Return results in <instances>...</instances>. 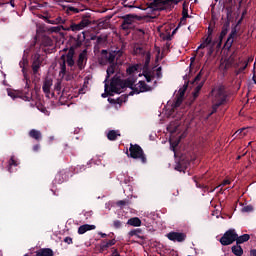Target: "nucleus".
I'll use <instances>...</instances> for the list:
<instances>
[{"label": "nucleus", "instance_id": "nucleus-1", "mask_svg": "<svg viewBox=\"0 0 256 256\" xmlns=\"http://www.w3.org/2000/svg\"><path fill=\"white\" fill-rule=\"evenodd\" d=\"M81 21L77 24L73 22V20L70 21L69 27H62L63 31H83L86 27H89L91 23H93V20L91 19V13L86 12L84 14L80 15Z\"/></svg>", "mask_w": 256, "mask_h": 256}, {"label": "nucleus", "instance_id": "nucleus-2", "mask_svg": "<svg viewBox=\"0 0 256 256\" xmlns=\"http://www.w3.org/2000/svg\"><path fill=\"white\" fill-rule=\"evenodd\" d=\"M127 156L131 159H137L140 163H147V155H145V151L143 148L139 146V144H130L129 152H127Z\"/></svg>", "mask_w": 256, "mask_h": 256}, {"label": "nucleus", "instance_id": "nucleus-3", "mask_svg": "<svg viewBox=\"0 0 256 256\" xmlns=\"http://www.w3.org/2000/svg\"><path fill=\"white\" fill-rule=\"evenodd\" d=\"M212 103L211 115H213V113H217V109H219L221 105H225V103H227V93L223 88H219L217 90Z\"/></svg>", "mask_w": 256, "mask_h": 256}, {"label": "nucleus", "instance_id": "nucleus-4", "mask_svg": "<svg viewBox=\"0 0 256 256\" xmlns=\"http://www.w3.org/2000/svg\"><path fill=\"white\" fill-rule=\"evenodd\" d=\"M201 77H203V69L195 76L192 81H189L190 85H197L192 93L193 99H197L199 97V93H201V89L205 85V80L201 81Z\"/></svg>", "mask_w": 256, "mask_h": 256}, {"label": "nucleus", "instance_id": "nucleus-5", "mask_svg": "<svg viewBox=\"0 0 256 256\" xmlns=\"http://www.w3.org/2000/svg\"><path fill=\"white\" fill-rule=\"evenodd\" d=\"M236 240L237 232L235 231V229H229L223 234L219 241L221 245L227 247V245H233V243H235Z\"/></svg>", "mask_w": 256, "mask_h": 256}, {"label": "nucleus", "instance_id": "nucleus-6", "mask_svg": "<svg viewBox=\"0 0 256 256\" xmlns=\"http://www.w3.org/2000/svg\"><path fill=\"white\" fill-rule=\"evenodd\" d=\"M241 21H243V19L238 20L237 24L231 29V32L224 44V47H226V49H231V47H233V43H235V39H237V35L239 33V25H241Z\"/></svg>", "mask_w": 256, "mask_h": 256}, {"label": "nucleus", "instance_id": "nucleus-7", "mask_svg": "<svg viewBox=\"0 0 256 256\" xmlns=\"http://www.w3.org/2000/svg\"><path fill=\"white\" fill-rule=\"evenodd\" d=\"M67 65L68 67H75V60L73 58L65 59V55H62L60 57V75L64 76L67 74Z\"/></svg>", "mask_w": 256, "mask_h": 256}, {"label": "nucleus", "instance_id": "nucleus-8", "mask_svg": "<svg viewBox=\"0 0 256 256\" xmlns=\"http://www.w3.org/2000/svg\"><path fill=\"white\" fill-rule=\"evenodd\" d=\"M41 65H43V58L41 57V54L39 53L34 54L33 61H32L33 75H37V73H39V69H41Z\"/></svg>", "mask_w": 256, "mask_h": 256}, {"label": "nucleus", "instance_id": "nucleus-9", "mask_svg": "<svg viewBox=\"0 0 256 256\" xmlns=\"http://www.w3.org/2000/svg\"><path fill=\"white\" fill-rule=\"evenodd\" d=\"M122 84H123V79L113 77L110 82L111 93H118V94L121 93Z\"/></svg>", "mask_w": 256, "mask_h": 256}, {"label": "nucleus", "instance_id": "nucleus-10", "mask_svg": "<svg viewBox=\"0 0 256 256\" xmlns=\"http://www.w3.org/2000/svg\"><path fill=\"white\" fill-rule=\"evenodd\" d=\"M169 241H174L177 243H183L187 239V234L183 232H169L167 234Z\"/></svg>", "mask_w": 256, "mask_h": 256}, {"label": "nucleus", "instance_id": "nucleus-11", "mask_svg": "<svg viewBox=\"0 0 256 256\" xmlns=\"http://www.w3.org/2000/svg\"><path fill=\"white\" fill-rule=\"evenodd\" d=\"M87 49H84L79 55L78 59L76 61V65L79 69V71H83L85 69V66L87 65Z\"/></svg>", "mask_w": 256, "mask_h": 256}, {"label": "nucleus", "instance_id": "nucleus-12", "mask_svg": "<svg viewBox=\"0 0 256 256\" xmlns=\"http://www.w3.org/2000/svg\"><path fill=\"white\" fill-rule=\"evenodd\" d=\"M68 179H69V170L67 169L60 170L55 176L56 183H65V181H67Z\"/></svg>", "mask_w": 256, "mask_h": 256}, {"label": "nucleus", "instance_id": "nucleus-13", "mask_svg": "<svg viewBox=\"0 0 256 256\" xmlns=\"http://www.w3.org/2000/svg\"><path fill=\"white\" fill-rule=\"evenodd\" d=\"M172 0H154L149 4V8L157 11L161 9L163 5H169Z\"/></svg>", "mask_w": 256, "mask_h": 256}, {"label": "nucleus", "instance_id": "nucleus-14", "mask_svg": "<svg viewBox=\"0 0 256 256\" xmlns=\"http://www.w3.org/2000/svg\"><path fill=\"white\" fill-rule=\"evenodd\" d=\"M85 39H87V37L85 36V32H82L78 34L76 37H72V41H74L72 45L79 49V47H81L85 42Z\"/></svg>", "mask_w": 256, "mask_h": 256}, {"label": "nucleus", "instance_id": "nucleus-15", "mask_svg": "<svg viewBox=\"0 0 256 256\" xmlns=\"http://www.w3.org/2000/svg\"><path fill=\"white\" fill-rule=\"evenodd\" d=\"M97 229V226L91 224H84L78 228V235H85L87 231H93Z\"/></svg>", "mask_w": 256, "mask_h": 256}, {"label": "nucleus", "instance_id": "nucleus-16", "mask_svg": "<svg viewBox=\"0 0 256 256\" xmlns=\"http://www.w3.org/2000/svg\"><path fill=\"white\" fill-rule=\"evenodd\" d=\"M136 81L137 79H135L134 77L122 80V89H126V87H128V89H133V86L135 85Z\"/></svg>", "mask_w": 256, "mask_h": 256}, {"label": "nucleus", "instance_id": "nucleus-17", "mask_svg": "<svg viewBox=\"0 0 256 256\" xmlns=\"http://www.w3.org/2000/svg\"><path fill=\"white\" fill-rule=\"evenodd\" d=\"M35 253V256H55V253L51 248H41L37 250Z\"/></svg>", "mask_w": 256, "mask_h": 256}, {"label": "nucleus", "instance_id": "nucleus-18", "mask_svg": "<svg viewBox=\"0 0 256 256\" xmlns=\"http://www.w3.org/2000/svg\"><path fill=\"white\" fill-rule=\"evenodd\" d=\"M143 233V230L141 228L132 229L130 232H128V237H137V239L145 240V236H141Z\"/></svg>", "mask_w": 256, "mask_h": 256}, {"label": "nucleus", "instance_id": "nucleus-19", "mask_svg": "<svg viewBox=\"0 0 256 256\" xmlns=\"http://www.w3.org/2000/svg\"><path fill=\"white\" fill-rule=\"evenodd\" d=\"M53 85V81L50 79L44 80L42 91L45 93L46 97H49V93H51V86Z\"/></svg>", "mask_w": 256, "mask_h": 256}, {"label": "nucleus", "instance_id": "nucleus-20", "mask_svg": "<svg viewBox=\"0 0 256 256\" xmlns=\"http://www.w3.org/2000/svg\"><path fill=\"white\" fill-rule=\"evenodd\" d=\"M142 75L145 77L147 83H151V81L155 79V71H151L149 69H144Z\"/></svg>", "mask_w": 256, "mask_h": 256}, {"label": "nucleus", "instance_id": "nucleus-21", "mask_svg": "<svg viewBox=\"0 0 256 256\" xmlns=\"http://www.w3.org/2000/svg\"><path fill=\"white\" fill-rule=\"evenodd\" d=\"M213 43H217V41H213V37L204 38L203 42L198 46V49H205L206 47H211Z\"/></svg>", "mask_w": 256, "mask_h": 256}, {"label": "nucleus", "instance_id": "nucleus-22", "mask_svg": "<svg viewBox=\"0 0 256 256\" xmlns=\"http://www.w3.org/2000/svg\"><path fill=\"white\" fill-rule=\"evenodd\" d=\"M193 181L195 182L196 187L198 189H203V191H205V192L213 193L215 191V189H217V188H213L212 190H210L209 186L200 184L199 181H197V177L196 176L193 177Z\"/></svg>", "mask_w": 256, "mask_h": 256}, {"label": "nucleus", "instance_id": "nucleus-23", "mask_svg": "<svg viewBox=\"0 0 256 256\" xmlns=\"http://www.w3.org/2000/svg\"><path fill=\"white\" fill-rule=\"evenodd\" d=\"M98 61L100 65H107V63H109V52L107 50H102L101 57Z\"/></svg>", "mask_w": 256, "mask_h": 256}, {"label": "nucleus", "instance_id": "nucleus-24", "mask_svg": "<svg viewBox=\"0 0 256 256\" xmlns=\"http://www.w3.org/2000/svg\"><path fill=\"white\" fill-rule=\"evenodd\" d=\"M29 137H31V139H35V141H41V139H43L41 131L36 129H32L29 131Z\"/></svg>", "mask_w": 256, "mask_h": 256}, {"label": "nucleus", "instance_id": "nucleus-25", "mask_svg": "<svg viewBox=\"0 0 256 256\" xmlns=\"http://www.w3.org/2000/svg\"><path fill=\"white\" fill-rule=\"evenodd\" d=\"M118 137H121V133H119V130H110L107 133V139L109 141H117Z\"/></svg>", "mask_w": 256, "mask_h": 256}, {"label": "nucleus", "instance_id": "nucleus-26", "mask_svg": "<svg viewBox=\"0 0 256 256\" xmlns=\"http://www.w3.org/2000/svg\"><path fill=\"white\" fill-rule=\"evenodd\" d=\"M122 54H123V52H121V51H118V52H109V53H108V63H109L110 65L115 64V57H117V55H118V57H121Z\"/></svg>", "mask_w": 256, "mask_h": 256}, {"label": "nucleus", "instance_id": "nucleus-27", "mask_svg": "<svg viewBox=\"0 0 256 256\" xmlns=\"http://www.w3.org/2000/svg\"><path fill=\"white\" fill-rule=\"evenodd\" d=\"M250 239L251 236L249 234H243L241 236L237 234L236 243L237 245H241L243 243H247V241H249Z\"/></svg>", "mask_w": 256, "mask_h": 256}, {"label": "nucleus", "instance_id": "nucleus-28", "mask_svg": "<svg viewBox=\"0 0 256 256\" xmlns=\"http://www.w3.org/2000/svg\"><path fill=\"white\" fill-rule=\"evenodd\" d=\"M138 87H139L141 93H147V91H153V88L151 86L147 85V83H145V81H139Z\"/></svg>", "mask_w": 256, "mask_h": 256}, {"label": "nucleus", "instance_id": "nucleus-29", "mask_svg": "<svg viewBox=\"0 0 256 256\" xmlns=\"http://www.w3.org/2000/svg\"><path fill=\"white\" fill-rule=\"evenodd\" d=\"M127 225L131 227H141V219H139V217L130 218L127 221Z\"/></svg>", "mask_w": 256, "mask_h": 256}, {"label": "nucleus", "instance_id": "nucleus-30", "mask_svg": "<svg viewBox=\"0 0 256 256\" xmlns=\"http://www.w3.org/2000/svg\"><path fill=\"white\" fill-rule=\"evenodd\" d=\"M42 47H52L53 39L51 37L44 35L41 39Z\"/></svg>", "mask_w": 256, "mask_h": 256}, {"label": "nucleus", "instance_id": "nucleus-31", "mask_svg": "<svg viewBox=\"0 0 256 256\" xmlns=\"http://www.w3.org/2000/svg\"><path fill=\"white\" fill-rule=\"evenodd\" d=\"M115 69H117V64H110V66L107 68L105 83H107V81H109V77L115 73Z\"/></svg>", "mask_w": 256, "mask_h": 256}, {"label": "nucleus", "instance_id": "nucleus-32", "mask_svg": "<svg viewBox=\"0 0 256 256\" xmlns=\"http://www.w3.org/2000/svg\"><path fill=\"white\" fill-rule=\"evenodd\" d=\"M231 251L233 253V255L236 256H242L243 255V248L241 247V245L237 244L232 246Z\"/></svg>", "mask_w": 256, "mask_h": 256}, {"label": "nucleus", "instance_id": "nucleus-33", "mask_svg": "<svg viewBox=\"0 0 256 256\" xmlns=\"http://www.w3.org/2000/svg\"><path fill=\"white\" fill-rule=\"evenodd\" d=\"M137 71H139V64L131 65L126 69L127 75H133Z\"/></svg>", "mask_w": 256, "mask_h": 256}, {"label": "nucleus", "instance_id": "nucleus-34", "mask_svg": "<svg viewBox=\"0 0 256 256\" xmlns=\"http://www.w3.org/2000/svg\"><path fill=\"white\" fill-rule=\"evenodd\" d=\"M75 49H78V48L72 44V46L69 48L66 54V59H73V57H75Z\"/></svg>", "mask_w": 256, "mask_h": 256}, {"label": "nucleus", "instance_id": "nucleus-35", "mask_svg": "<svg viewBox=\"0 0 256 256\" xmlns=\"http://www.w3.org/2000/svg\"><path fill=\"white\" fill-rule=\"evenodd\" d=\"M83 9L75 8L73 6L66 7V13L67 15H71L72 13H81Z\"/></svg>", "mask_w": 256, "mask_h": 256}, {"label": "nucleus", "instance_id": "nucleus-36", "mask_svg": "<svg viewBox=\"0 0 256 256\" xmlns=\"http://www.w3.org/2000/svg\"><path fill=\"white\" fill-rule=\"evenodd\" d=\"M187 87H189V81L184 84L183 88L179 89L177 97L184 99L185 91H187Z\"/></svg>", "mask_w": 256, "mask_h": 256}, {"label": "nucleus", "instance_id": "nucleus-37", "mask_svg": "<svg viewBox=\"0 0 256 256\" xmlns=\"http://www.w3.org/2000/svg\"><path fill=\"white\" fill-rule=\"evenodd\" d=\"M181 103H183V98L176 96L174 99V103L172 104L173 109H177V107H181Z\"/></svg>", "mask_w": 256, "mask_h": 256}, {"label": "nucleus", "instance_id": "nucleus-38", "mask_svg": "<svg viewBox=\"0 0 256 256\" xmlns=\"http://www.w3.org/2000/svg\"><path fill=\"white\" fill-rule=\"evenodd\" d=\"M123 22L127 25H133V15L128 14L123 17Z\"/></svg>", "mask_w": 256, "mask_h": 256}, {"label": "nucleus", "instance_id": "nucleus-39", "mask_svg": "<svg viewBox=\"0 0 256 256\" xmlns=\"http://www.w3.org/2000/svg\"><path fill=\"white\" fill-rule=\"evenodd\" d=\"M131 89V92L129 93L130 96L133 95H139V93H141V89L139 88V86L137 87V85H133Z\"/></svg>", "mask_w": 256, "mask_h": 256}, {"label": "nucleus", "instance_id": "nucleus-40", "mask_svg": "<svg viewBox=\"0 0 256 256\" xmlns=\"http://www.w3.org/2000/svg\"><path fill=\"white\" fill-rule=\"evenodd\" d=\"M63 27H69V26H67V25L54 26V27H50L49 31H51V33H61V29L63 31Z\"/></svg>", "mask_w": 256, "mask_h": 256}, {"label": "nucleus", "instance_id": "nucleus-41", "mask_svg": "<svg viewBox=\"0 0 256 256\" xmlns=\"http://www.w3.org/2000/svg\"><path fill=\"white\" fill-rule=\"evenodd\" d=\"M111 247L108 242L105 243V240L102 241V244H100V253H103L107 251V249Z\"/></svg>", "mask_w": 256, "mask_h": 256}, {"label": "nucleus", "instance_id": "nucleus-42", "mask_svg": "<svg viewBox=\"0 0 256 256\" xmlns=\"http://www.w3.org/2000/svg\"><path fill=\"white\" fill-rule=\"evenodd\" d=\"M134 54L135 55H145V50H143V47L136 46L134 47Z\"/></svg>", "mask_w": 256, "mask_h": 256}, {"label": "nucleus", "instance_id": "nucleus-43", "mask_svg": "<svg viewBox=\"0 0 256 256\" xmlns=\"http://www.w3.org/2000/svg\"><path fill=\"white\" fill-rule=\"evenodd\" d=\"M215 45H217V42H213V44L208 47V51H207L208 57H211V55L215 53Z\"/></svg>", "mask_w": 256, "mask_h": 256}, {"label": "nucleus", "instance_id": "nucleus-44", "mask_svg": "<svg viewBox=\"0 0 256 256\" xmlns=\"http://www.w3.org/2000/svg\"><path fill=\"white\" fill-rule=\"evenodd\" d=\"M11 167H17V160H15L13 156L9 160V167H8L9 173H11Z\"/></svg>", "mask_w": 256, "mask_h": 256}, {"label": "nucleus", "instance_id": "nucleus-45", "mask_svg": "<svg viewBox=\"0 0 256 256\" xmlns=\"http://www.w3.org/2000/svg\"><path fill=\"white\" fill-rule=\"evenodd\" d=\"M149 63H151V54L147 53L145 57L144 69H149Z\"/></svg>", "mask_w": 256, "mask_h": 256}, {"label": "nucleus", "instance_id": "nucleus-46", "mask_svg": "<svg viewBox=\"0 0 256 256\" xmlns=\"http://www.w3.org/2000/svg\"><path fill=\"white\" fill-rule=\"evenodd\" d=\"M229 27H231V20L229 19V15H227V18L222 26V29H226L229 31Z\"/></svg>", "mask_w": 256, "mask_h": 256}, {"label": "nucleus", "instance_id": "nucleus-47", "mask_svg": "<svg viewBox=\"0 0 256 256\" xmlns=\"http://www.w3.org/2000/svg\"><path fill=\"white\" fill-rule=\"evenodd\" d=\"M188 17H189V10L185 8V4H183L182 19H187Z\"/></svg>", "mask_w": 256, "mask_h": 256}, {"label": "nucleus", "instance_id": "nucleus-48", "mask_svg": "<svg viewBox=\"0 0 256 256\" xmlns=\"http://www.w3.org/2000/svg\"><path fill=\"white\" fill-rule=\"evenodd\" d=\"M247 62H244V65L239 67L237 70H236V75H239L241 73H243V71H245V69H247Z\"/></svg>", "mask_w": 256, "mask_h": 256}, {"label": "nucleus", "instance_id": "nucleus-49", "mask_svg": "<svg viewBox=\"0 0 256 256\" xmlns=\"http://www.w3.org/2000/svg\"><path fill=\"white\" fill-rule=\"evenodd\" d=\"M253 211V206L247 205L242 208V213H251Z\"/></svg>", "mask_w": 256, "mask_h": 256}, {"label": "nucleus", "instance_id": "nucleus-50", "mask_svg": "<svg viewBox=\"0 0 256 256\" xmlns=\"http://www.w3.org/2000/svg\"><path fill=\"white\" fill-rule=\"evenodd\" d=\"M122 225L123 224L121 223L120 220H114V222H113L114 229H121Z\"/></svg>", "mask_w": 256, "mask_h": 256}, {"label": "nucleus", "instance_id": "nucleus-51", "mask_svg": "<svg viewBox=\"0 0 256 256\" xmlns=\"http://www.w3.org/2000/svg\"><path fill=\"white\" fill-rule=\"evenodd\" d=\"M227 33H229V30L222 28L220 35H219V39H225Z\"/></svg>", "mask_w": 256, "mask_h": 256}, {"label": "nucleus", "instance_id": "nucleus-52", "mask_svg": "<svg viewBox=\"0 0 256 256\" xmlns=\"http://www.w3.org/2000/svg\"><path fill=\"white\" fill-rule=\"evenodd\" d=\"M7 93H8V97H11L12 99H17V94L11 89H7Z\"/></svg>", "mask_w": 256, "mask_h": 256}, {"label": "nucleus", "instance_id": "nucleus-53", "mask_svg": "<svg viewBox=\"0 0 256 256\" xmlns=\"http://www.w3.org/2000/svg\"><path fill=\"white\" fill-rule=\"evenodd\" d=\"M55 20L56 25H65V20L62 17L58 16L57 18H55Z\"/></svg>", "mask_w": 256, "mask_h": 256}, {"label": "nucleus", "instance_id": "nucleus-54", "mask_svg": "<svg viewBox=\"0 0 256 256\" xmlns=\"http://www.w3.org/2000/svg\"><path fill=\"white\" fill-rule=\"evenodd\" d=\"M44 21H45L46 23H48L49 25H57V22H56L55 19H52V20H51V19L45 17V18H44Z\"/></svg>", "mask_w": 256, "mask_h": 256}, {"label": "nucleus", "instance_id": "nucleus-55", "mask_svg": "<svg viewBox=\"0 0 256 256\" xmlns=\"http://www.w3.org/2000/svg\"><path fill=\"white\" fill-rule=\"evenodd\" d=\"M121 28L123 29V31H128V29H131V25L126 24L125 22H122Z\"/></svg>", "mask_w": 256, "mask_h": 256}, {"label": "nucleus", "instance_id": "nucleus-56", "mask_svg": "<svg viewBox=\"0 0 256 256\" xmlns=\"http://www.w3.org/2000/svg\"><path fill=\"white\" fill-rule=\"evenodd\" d=\"M64 243H67V245H73V238L67 236L64 238Z\"/></svg>", "mask_w": 256, "mask_h": 256}, {"label": "nucleus", "instance_id": "nucleus-57", "mask_svg": "<svg viewBox=\"0 0 256 256\" xmlns=\"http://www.w3.org/2000/svg\"><path fill=\"white\" fill-rule=\"evenodd\" d=\"M225 185H231V181L230 180H224L222 182V184H220L219 186L216 187V189H219V187H225Z\"/></svg>", "mask_w": 256, "mask_h": 256}, {"label": "nucleus", "instance_id": "nucleus-58", "mask_svg": "<svg viewBox=\"0 0 256 256\" xmlns=\"http://www.w3.org/2000/svg\"><path fill=\"white\" fill-rule=\"evenodd\" d=\"M24 73V79L26 80V87H29V76L25 73V68L22 69Z\"/></svg>", "mask_w": 256, "mask_h": 256}, {"label": "nucleus", "instance_id": "nucleus-59", "mask_svg": "<svg viewBox=\"0 0 256 256\" xmlns=\"http://www.w3.org/2000/svg\"><path fill=\"white\" fill-rule=\"evenodd\" d=\"M116 205H117L118 207H123V206L127 205V201H125V200H119V201L116 203Z\"/></svg>", "mask_w": 256, "mask_h": 256}, {"label": "nucleus", "instance_id": "nucleus-60", "mask_svg": "<svg viewBox=\"0 0 256 256\" xmlns=\"http://www.w3.org/2000/svg\"><path fill=\"white\" fill-rule=\"evenodd\" d=\"M161 71H162L161 67H158L156 69V76H157L158 79H161V77H162Z\"/></svg>", "mask_w": 256, "mask_h": 256}, {"label": "nucleus", "instance_id": "nucleus-61", "mask_svg": "<svg viewBox=\"0 0 256 256\" xmlns=\"http://www.w3.org/2000/svg\"><path fill=\"white\" fill-rule=\"evenodd\" d=\"M113 251H112V254L111 256H121V254H119V250L117 248H112Z\"/></svg>", "mask_w": 256, "mask_h": 256}, {"label": "nucleus", "instance_id": "nucleus-62", "mask_svg": "<svg viewBox=\"0 0 256 256\" xmlns=\"http://www.w3.org/2000/svg\"><path fill=\"white\" fill-rule=\"evenodd\" d=\"M107 243H108V245H109L110 247H113V245H115V243H117V240L112 239V240H109Z\"/></svg>", "mask_w": 256, "mask_h": 256}, {"label": "nucleus", "instance_id": "nucleus-63", "mask_svg": "<svg viewBox=\"0 0 256 256\" xmlns=\"http://www.w3.org/2000/svg\"><path fill=\"white\" fill-rule=\"evenodd\" d=\"M177 145H179V142H174V143H171V149L174 151L175 153V148L177 147Z\"/></svg>", "mask_w": 256, "mask_h": 256}, {"label": "nucleus", "instance_id": "nucleus-64", "mask_svg": "<svg viewBox=\"0 0 256 256\" xmlns=\"http://www.w3.org/2000/svg\"><path fill=\"white\" fill-rule=\"evenodd\" d=\"M250 255H251V256H256V249L251 250V251H250Z\"/></svg>", "mask_w": 256, "mask_h": 256}]
</instances>
